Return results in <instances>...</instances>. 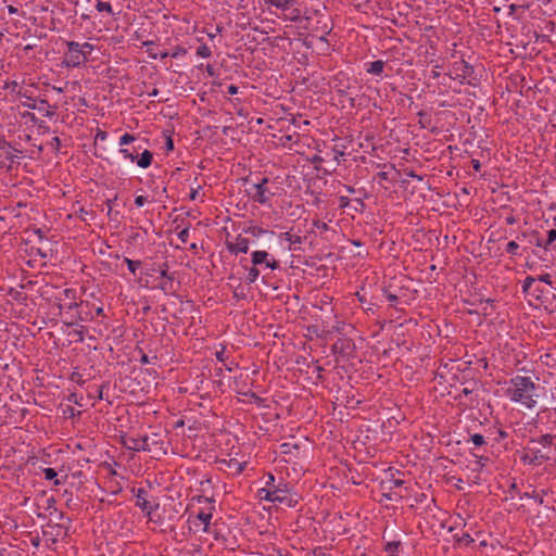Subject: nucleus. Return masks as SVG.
I'll return each instance as SVG.
<instances>
[{
  "instance_id": "obj_5",
  "label": "nucleus",
  "mask_w": 556,
  "mask_h": 556,
  "mask_svg": "<svg viewBox=\"0 0 556 556\" xmlns=\"http://www.w3.org/2000/svg\"><path fill=\"white\" fill-rule=\"evenodd\" d=\"M67 51L64 53L63 64L67 67H78L88 61V58L81 53L80 43L77 41H66Z\"/></svg>"
},
{
  "instance_id": "obj_28",
  "label": "nucleus",
  "mask_w": 556,
  "mask_h": 556,
  "mask_svg": "<svg viewBox=\"0 0 556 556\" xmlns=\"http://www.w3.org/2000/svg\"><path fill=\"white\" fill-rule=\"evenodd\" d=\"M119 152L124 155L125 159H128L131 162H134L138 157V149H136V148L121 149Z\"/></svg>"
},
{
  "instance_id": "obj_18",
  "label": "nucleus",
  "mask_w": 556,
  "mask_h": 556,
  "mask_svg": "<svg viewBox=\"0 0 556 556\" xmlns=\"http://www.w3.org/2000/svg\"><path fill=\"white\" fill-rule=\"evenodd\" d=\"M404 484V481L401 479H391L387 482L382 483V488L389 490V493L383 494L388 500H393V495H396L393 493V489L400 488Z\"/></svg>"
},
{
  "instance_id": "obj_14",
  "label": "nucleus",
  "mask_w": 556,
  "mask_h": 556,
  "mask_svg": "<svg viewBox=\"0 0 556 556\" xmlns=\"http://www.w3.org/2000/svg\"><path fill=\"white\" fill-rule=\"evenodd\" d=\"M67 527H65L61 521L56 523H52L49 521L47 525L42 527L43 536L50 539L53 543H55L62 534H66Z\"/></svg>"
},
{
  "instance_id": "obj_45",
  "label": "nucleus",
  "mask_w": 556,
  "mask_h": 556,
  "mask_svg": "<svg viewBox=\"0 0 556 556\" xmlns=\"http://www.w3.org/2000/svg\"><path fill=\"white\" fill-rule=\"evenodd\" d=\"M164 137H165V150L167 153L172 152L174 150L173 138H172L170 134H168V132H164Z\"/></svg>"
},
{
  "instance_id": "obj_13",
  "label": "nucleus",
  "mask_w": 556,
  "mask_h": 556,
  "mask_svg": "<svg viewBox=\"0 0 556 556\" xmlns=\"http://www.w3.org/2000/svg\"><path fill=\"white\" fill-rule=\"evenodd\" d=\"M27 108L37 111L43 117H53L56 113V105H51L45 99L33 100L27 104Z\"/></svg>"
},
{
  "instance_id": "obj_64",
  "label": "nucleus",
  "mask_w": 556,
  "mask_h": 556,
  "mask_svg": "<svg viewBox=\"0 0 556 556\" xmlns=\"http://www.w3.org/2000/svg\"><path fill=\"white\" fill-rule=\"evenodd\" d=\"M146 202H147V198H146V197H143V195H137V197L135 198V204H136L137 206H143Z\"/></svg>"
},
{
  "instance_id": "obj_57",
  "label": "nucleus",
  "mask_w": 556,
  "mask_h": 556,
  "mask_svg": "<svg viewBox=\"0 0 556 556\" xmlns=\"http://www.w3.org/2000/svg\"><path fill=\"white\" fill-rule=\"evenodd\" d=\"M117 200V195L113 199H109L105 201V205L108 207V215L111 216L113 214V203Z\"/></svg>"
},
{
  "instance_id": "obj_50",
  "label": "nucleus",
  "mask_w": 556,
  "mask_h": 556,
  "mask_svg": "<svg viewBox=\"0 0 556 556\" xmlns=\"http://www.w3.org/2000/svg\"><path fill=\"white\" fill-rule=\"evenodd\" d=\"M49 146L52 148L54 152H59L61 147V140L58 136H54L50 141Z\"/></svg>"
},
{
  "instance_id": "obj_12",
  "label": "nucleus",
  "mask_w": 556,
  "mask_h": 556,
  "mask_svg": "<svg viewBox=\"0 0 556 556\" xmlns=\"http://www.w3.org/2000/svg\"><path fill=\"white\" fill-rule=\"evenodd\" d=\"M355 349V344L351 339L340 338L331 345V352L334 355L350 357Z\"/></svg>"
},
{
  "instance_id": "obj_47",
  "label": "nucleus",
  "mask_w": 556,
  "mask_h": 556,
  "mask_svg": "<svg viewBox=\"0 0 556 556\" xmlns=\"http://www.w3.org/2000/svg\"><path fill=\"white\" fill-rule=\"evenodd\" d=\"M93 49H94V46L90 42L80 43V50L85 56L90 54L93 51Z\"/></svg>"
},
{
  "instance_id": "obj_16",
  "label": "nucleus",
  "mask_w": 556,
  "mask_h": 556,
  "mask_svg": "<svg viewBox=\"0 0 556 556\" xmlns=\"http://www.w3.org/2000/svg\"><path fill=\"white\" fill-rule=\"evenodd\" d=\"M249 239L239 235L235 242L226 240V248L232 254L247 253L249 251Z\"/></svg>"
},
{
  "instance_id": "obj_35",
  "label": "nucleus",
  "mask_w": 556,
  "mask_h": 556,
  "mask_svg": "<svg viewBox=\"0 0 556 556\" xmlns=\"http://www.w3.org/2000/svg\"><path fill=\"white\" fill-rule=\"evenodd\" d=\"M197 55H199L201 58H204V59L211 58L212 56V50H211V48L207 45L203 43L200 47H198Z\"/></svg>"
},
{
  "instance_id": "obj_31",
  "label": "nucleus",
  "mask_w": 556,
  "mask_h": 556,
  "mask_svg": "<svg viewBox=\"0 0 556 556\" xmlns=\"http://www.w3.org/2000/svg\"><path fill=\"white\" fill-rule=\"evenodd\" d=\"M76 216L83 220V222H87L89 218H93L94 217V212L93 211H87L85 210L84 207H80L77 212H76Z\"/></svg>"
},
{
  "instance_id": "obj_39",
  "label": "nucleus",
  "mask_w": 556,
  "mask_h": 556,
  "mask_svg": "<svg viewBox=\"0 0 556 556\" xmlns=\"http://www.w3.org/2000/svg\"><path fill=\"white\" fill-rule=\"evenodd\" d=\"M556 240V229H551L547 231V238L544 242V249L548 250L549 245Z\"/></svg>"
},
{
  "instance_id": "obj_49",
  "label": "nucleus",
  "mask_w": 556,
  "mask_h": 556,
  "mask_svg": "<svg viewBox=\"0 0 556 556\" xmlns=\"http://www.w3.org/2000/svg\"><path fill=\"white\" fill-rule=\"evenodd\" d=\"M457 542L463 543L466 546H468L471 543H473V539L471 538V535L469 533L466 532V533H463V535L457 539Z\"/></svg>"
},
{
  "instance_id": "obj_42",
  "label": "nucleus",
  "mask_w": 556,
  "mask_h": 556,
  "mask_svg": "<svg viewBox=\"0 0 556 556\" xmlns=\"http://www.w3.org/2000/svg\"><path fill=\"white\" fill-rule=\"evenodd\" d=\"M519 244L516 241H509L506 245V252L511 255H518Z\"/></svg>"
},
{
  "instance_id": "obj_4",
  "label": "nucleus",
  "mask_w": 556,
  "mask_h": 556,
  "mask_svg": "<svg viewBox=\"0 0 556 556\" xmlns=\"http://www.w3.org/2000/svg\"><path fill=\"white\" fill-rule=\"evenodd\" d=\"M121 443L127 450L140 452V451H149L151 452L153 446H157L159 444H163V441L157 433H152L151 435H122Z\"/></svg>"
},
{
  "instance_id": "obj_1",
  "label": "nucleus",
  "mask_w": 556,
  "mask_h": 556,
  "mask_svg": "<svg viewBox=\"0 0 556 556\" xmlns=\"http://www.w3.org/2000/svg\"><path fill=\"white\" fill-rule=\"evenodd\" d=\"M508 383L509 387L505 393L511 402L519 403L528 409L535 407L538 403V395L535 394L538 386L530 377L517 375L510 378Z\"/></svg>"
},
{
  "instance_id": "obj_63",
  "label": "nucleus",
  "mask_w": 556,
  "mask_h": 556,
  "mask_svg": "<svg viewBox=\"0 0 556 556\" xmlns=\"http://www.w3.org/2000/svg\"><path fill=\"white\" fill-rule=\"evenodd\" d=\"M532 236L535 237V245L539 248H544V242L540 237L536 230L532 231Z\"/></svg>"
},
{
  "instance_id": "obj_9",
  "label": "nucleus",
  "mask_w": 556,
  "mask_h": 556,
  "mask_svg": "<svg viewBox=\"0 0 556 556\" xmlns=\"http://www.w3.org/2000/svg\"><path fill=\"white\" fill-rule=\"evenodd\" d=\"M454 71L458 78L467 80V84L471 86H477L478 79L475 76V68L465 60L454 63Z\"/></svg>"
},
{
  "instance_id": "obj_32",
  "label": "nucleus",
  "mask_w": 556,
  "mask_h": 556,
  "mask_svg": "<svg viewBox=\"0 0 556 556\" xmlns=\"http://www.w3.org/2000/svg\"><path fill=\"white\" fill-rule=\"evenodd\" d=\"M43 475L47 480H54V485H59L61 483V481L56 479L58 473L54 468H45Z\"/></svg>"
},
{
  "instance_id": "obj_29",
  "label": "nucleus",
  "mask_w": 556,
  "mask_h": 556,
  "mask_svg": "<svg viewBox=\"0 0 556 556\" xmlns=\"http://www.w3.org/2000/svg\"><path fill=\"white\" fill-rule=\"evenodd\" d=\"M274 493L269 491V488L265 485V488H262L258 490V496L262 501H267L274 503Z\"/></svg>"
},
{
  "instance_id": "obj_19",
  "label": "nucleus",
  "mask_w": 556,
  "mask_h": 556,
  "mask_svg": "<svg viewBox=\"0 0 556 556\" xmlns=\"http://www.w3.org/2000/svg\"><path fill=\"white\" fill-rule=\"evenodd\" d=\"M350 89V86L346 85V86H341L340 88H337V93L339 94L340 98H342L341 102H348L349 105L351 108H355L356 104H355V98L354 97H351L348 92V90Z\"/></svg>"
},
{
  "instance_id": "obj_2",
  "label": "nucleus",
  "mask_w": 556,
  "mask_h": 556,
  "mask_svg": "<svg viewBox=\"0 0 556 556\" xmlns=\"http://www.w3.org/2000/svg\"><path fill=\"white\" fill-rule=\"evenodd\" d=\"M554 435L547 433L539 439H530L523 447L520 460L531 466H541L552 459Z\"/></svg>"
},
{
  "instance_id": "obj_27",
  "label": "nucleus",
  "mask_w": 556,
  "mask_h": 556,
  "mask_svg": "<svg viewBox=\"0 0 556 556\" xmlns=\"http://www.w3.org/2000/svg\"><path fill=\"white\" fill-rule=\"evenodd\" d=\"M260 275H261V268L252 265V267L249 269V271L245 276V282L249 285L255 282L257 280V278L260 277Z\"/></svg>"
},
{
  "instance_id": "obj_8",
  "label": "nucleus",
  "mask_w": 556,
  "mask_h": 556,
  "mask_svg": "<svg viewBox=\"0 0 556 556\" xmlns=\"http://www.w3.org/2000/svg\"><path fill=\"white\" fill-rule=\"evenodd\" d=\"M269 182L267 177L262 178V180L257 184L253 185L254 192L250 193L251 199L260 204H268L270 198L274 195L273 192L268 190L266 185Z\"/></svg>"
},
{
  "instance_id": "obj_25",
  "label": "nucleus",
  "mask_w": 556,
  "mask_h": 556,
  "mask_svg": "<svg viewBox=\"0 0 556 556\" xmlns=\"http://www.w3.org/2000/svg\"><path fill=\"white\" fill-rule=\"evenodd\" d=\"M386 63L382 60H377L369 63L367 73L372 75H380L383 72Z\"/></svg>"
},
{
  "instance_id": "obj_21",
  "label": "nucleus",
  "mask_w": 556,
  "mask_h": 556,
  "mask_svg": "<svg viewBox=\"0 0 556 556\" xmlns=\"http://www.w3.org/2000/svg\"><path fill=\"white\" fill-rule=\"evenodd\" d=\"M194 518L200 520L204 525V527H203L204 532H206V533L212 532V528H211L212 513L199 511L194 516Z\"/></svg>"
},
{
  "instance_id": "obj_58",
  "label": "nucleus",
  "mask_w": 556,
  "mask_h": 556,
  "mask_svg": "<svg viewBox=\"0 0 556 556\" xmlns=\"http://www.w3.org/2000/svg\"><path fill=\"white\" fill-rule=\"evenodd\" d=\"M401 542L400 541H393V542H389L386 546V551L388 552H394L399 548Z\"/></svg>"
},
{
  "instance_id": "obj_38",
  "label": "nucleus",
  "mask_w": 556,
  "mask_h": 556,
  "mask_svg": "<svg viewBox=\"0 0 556 556\" xmlns=\"http://www.w3.org/2000/svg\"><path fill=\"white\" fill-rule=\"evenodd\" d=\"M286 241H289L291 244L301 243L302 238L300 236H293L290 232H282L280 235Z\"/></svg>"
},
{
  "instance_id": "obj_17",
  "label": "nucleus",
  "mask_w": 556,
  "mask_h": 556,
  "mask_svg": "<svg viewBox=\"0 0 556 556\" xmlns=\"http://www.w3.org/2000/svg\"><path fill=\"white\" fill-rule=\"evenodd\" d=\"M76 308H78L77 317L80 321H89L93 319L89 302L81 301L80 303H78V306Z\"/></svg>"
},
{
  "instance_id": "obj_41",
  "label": "nucleus",
  "mask_w": 556,
  "mask_h": 556,
  "mask_svg": "<svg viewBox=\"0 0 556 556\" xmlns=\"http://www.w3.org/2000/svg\"><path fill=\"white\" fill-rule=\"evenodd\" d=\"M534 282H535L534 277H532V276L526 277V279L523 280V283H522V292L528 293Z\"/></svg>"
},
{
  "instance_id": "obj_23",
  "label": "nucleus",
  "mask_w": 556,
  "mask_h": 556,
  "mask_svg": "<svg viewBox=\"0 0 556 556\" xmlns=\"http://www.w3.org/2000/svg\"><path fill=\"white\" fill-rule=\"evenodd\" d=\"M244 233L251 235L252 237H261L263 235H274V231L264 229L260 226H250L247 229L243 230Z\"/></svg>"
},
{
  "instance_id": "obj_33",
  "label": "nucleus",
  "mask_w": 556,
  "mask_h": 556,
  "mask_svg": "<svg viewBox=\"0 0 556 556\" xmlns=\"http://www.w3.org/2000/svg\"><path fill=\"white\" fill-rule=\"evenodd\" d=\"M285 18L290 22H299L301 20V11L292 7L289 13L285 15Z\"/></svg>"
},
{
  "instance_id": "obj_7",
  "label": "nucleus",
  "mask_w": 556,
  "mask_h": 556,
  "mask_svg": "<svg viewBox=\"0 0 556 556\" xmlns=\"http://www.w3.org/2000/svg\"><path fill=\"white\" fill-rule=\"evenodd\" d=\"M160 275L163 280L160 282L159 288L165 294H175L179 288V282H175V274L168 271L167 263L160 267Z\"/></svg>"
},
{
  "instance_id": "obj_44",
  "label": "nucleus",
  "mask_w": 556,
  "mask_h": 556,
  "mask_svg": "<svg viewBox=\"0 0 556 556\" xmlns=\"http://www.w3.org/2000/svg\"><path fill=\"white\" fill-rule=\"evenodd\" d=\"M470 441L476 445V446H481L485 443V440H484V437L480 433H475L470 437Z\"/></svg>"
},
{
  "instance_id": "obj_53",
  "label": "nucleus",
  "mask_w": 556,
  "mask_h": 556,
  "mask_svg": "<svg viewBox=\"0 0 556 556\" xmlns=\"http://www.w3.org/2000/svg\"><path fill=\"white\" fill-rule=\"evenodd\" d=\"M63 414L65 417L74 418L76 415H80V412H76L72 406H66L63 409Z\"/></svg>"
},
{
  "instance_id": "obj_6",
  "label": "nucleus",
  "mask_w": 556,
  "mask_h": 556,
  "mask_svg": "<svg viewBox=\"0 0 556 556\" xmlns=\"http://www.w3.org/2000/svg\"><path fill=\"white\" fill-rule=\"evenodd\" d=\"M251 263L258 268H269L271 270L280 268V263L266 251H254L251 254Z\"/></svg>"
},
{
  "instance_id": "obj_55",
  "label": "nucleus",
  "mask_w": 556,
  "mask_h": 556,
  "mask_svg": "<svg viewBox=\"0 0 556 556\" xmlns=\"http://www.w3.org/2000/svg\"><path fill=\"white\" fill-rule=\"evenodd\" d=\"M70 379H71V381L76 382L78 384H84L85 383V380L83 379V376L79 372H76V371H74L71 375Z\"/></svg>"
},
{
  "instance_id": "obj_54",
  "label": "nucleus",
  "mask_w": 556,
  "mask_h": 556,
  "mask_svg": "<svg viewBox=\"0 0 556 556\" xmlns=\"http://www.w3.org/2000/svg\"><path fill=\"white\" fill-rule=\"evenodd\" d=\"M178 238L182 243H186L189 238V228L186 227L181 231L178 232Z\"/></svg>"
},
{
  "instance_id": "obj_10",
  "label": "nucleus",
  "mask_w": 556,
  "mask_h": 556,
  "mask_svg": "<svg viewBox=\"0 0 556 556\" xmlns=\"http://www.w3.org/2000/svg\"><path fill=\"white\" fill-rule=\"evenodd\" d=\"M76 290L72 288L64 289L60 295L55 296V300L58 301V307L60 311L67 309L71 311L73 308H76L78 306V303L76 302Z\"/></svg>"
},
{
  "instance_id": "obj_30",
  "label": "nucleus",
  "mask_w": 556,
  "mask_h": 556,
  "mask_svg": "<svg viewBox=\"0 0 556 556\" xmlns=\"http://www.w3.org/2000/svg\"><path fill=\"white\" fill-rule=\"evenodd\" d=\"M96 9L97 11L99 12H106L108 14L110 15H113L114 12H113V9H112V5L110 2H104V1H98L97 4H96Z\"/></svg>"
},
{
  "instance_id": "obj_46",
  "label": "nucleus",
  "mask_w": 556,
  "mask_h": 556,
  "mask_svg": "<svg viewBox=\"0 0 556 556\" xmlns=\"http://www.w3.org/2000/svg\"><path fill=\"white\" fill-rule=\"evenodd\" d=\"M281 142L283 146L286 144H292V143H296L299 141V138L295 137L294 135H285L280 138Z\"/></svg>"
},
{
  "instance_id": "obj_61",
  "label": "nucleus",
  "mask_w": 556,
  "mask_h": 556,
  "mask_svg": "<svg viewBox=\"0 0 556 556\" xmlns=\"http://www.w3.org/2000/svg\"><path fill=\"white\" fill-rule=\"evenodd\" d=\"M12 149V144L4 139L3 136H0V150Z\"/></svg>"
},
{
  "instance_id": "obj_26",
  "label": "nucleus",
  "mask_w": 556,
  "mask_h": 556,
  "mask_svg": "<svg viewBox=\"0 0 556 556\" xmlns=\"http://www.w3.org/2000/svg\"><path fill=\"white\" fill-rule=\"evenodd\" d=\"M475 457H477L478 460L476 462L477 467L475 469H472V471H477V475L475 476V482L478 483V480L480 479L479 472L485 466V464L489 462V457H486V456H478L476 454H475Z\"/></svg>"
},
{
  "instance_id": "obj_11",
  "label": "nucleus",
  "mask_w": 556,
  "mask_h": 556,
  "mask_svg": "<svg viewBox=\"0 0 556 556\" xmlns=\"http://www.w3.org/2000/svg\"><path fill=\"white\" fill-rule=\"evenodd\" d=\"M131 492L136 496V506H138L143 513H146L148 516L151 515V513L157 508L159 504L152 505L148 501V491L143 488H132Z\"/></svg>"
},
{
  "instance_id": "obj_36",
  "label": "nucleus",
  "mask_w": 556,
  "mask_h": 556,
  "mask_svg": "<svg viewBox=\"0 0 556 556\" xmlns=\"http://www.w3.org/2000/svg\"><path fill=\"white\" fill-rule=\"evenodd\" d=\"M125 263L132 275H136L137 269L141 266V261H134L128 257H125Z\"/></svg>"
},
{
  "instance_id": "obj_48",
  "label": "nucleus",
  "mask_w": 556,
  "mask_h": 556,
  "mask_svg": "<svg viewBox=\"0 0 556 556\" xmlns=\"http://www.w3.org/2000/svg\"><path fill=\"white\" fill-rule=\"evenodd\" d=\"M313 227L320 230V231H328L329 230V226L327 225V223L325 222H321L319 219H314L313 220Z\"/></svg>"
},
{
  "instance_id": "obj_3",
  "label": "nucleus",
  "mask_w": 556,
  "mask_h": 556,
  "mask_svg": "<svg viewBox=\"0 0 556 556\" xmlns=\"http://www.w3.org/2000/svg\"><path fill=\"white\" fill-rule=\"evenodd\" d=\"M265 485L269 488V491L274 493V503L286 507H295L299 504V495L289 488V484L283 480H280L277 484L275 483V476L270 472L265 475Z\"/></svg>"
},
{
  "instance_id": "obj_52",
  "label": "nucleus",
  "mask_w": 556,
  "mask_h": 556,
  "mask_svg": "<svg viewBox=\"0 0 556 556\" xmlns=\"http://www.w3.org/2000/svg\"><path fill=\"white\" fill-rule=\"evenodd\" d=\"M185 54H187V49L181 47V46H177V47H175V49L170 53V56L172 58H178V56L185 55Z\"/></svg>"
},
{
  "instance_id": "obj_40",
  "label": "nucleus",
  "mask_w": 556,
  "mask_h": 556,
  "mask_svg": "<svg viewBox=\"0 0 556 556\" xmlns=\"http://www.w3.org/2000/svg\"><path fill=\"white\" fill-rule=\"evenodd\" d=\"M309 162L314 165V168L316 170H321V163L324 162V157H321L320 155H313L311 159H309Z\"/></svg>"
},
{
  "instance_id": "obj_20",
  "label": "nucleus",
  "mask_w": 556,
  "mask_h": 556,
  "mask_svg": "<svg viewBox=\"0 0 556 556\" xmlns=\"http://www.w3.org/2000/svg\"><path fill=\"white\" fill-rule=\"evenodd\" d=\"M55 503H56V501L54 500V497H49L46 501L45 509L48 510L50 513V515L55 514L56 515L55 520L62 521L64 519V514L62 511L58 510V508L55 507Z\"/></svg>"
},
{
  "instance_id": "obj_43",
  "label": "nucleus",
  "mask_w": 556,
  "mask_h": 556,
  "mask_svg": "<svg viewBox=\"0 0 556 556\" xmlns=\"http://www.w3.org/2000/svg\"><path fill=\"white\" fill-rule=\"evenodd\" d=\"M383 294L386 295L388 301L391 303V306H395L396 305V302L399 301L397 295H395L392 292H390V290L388 288H383Z\"/></svg>"
},
{
  "instance_id": "obj_34",
  "label": "nucleus",
  "mask_w": 556,
  "mask_h": 556,
  "mask_svg": "<svg viewBox=\"0 0 556 556\" xmlns=\"http://www.w3.org/2000/svg\"><path fill=\"white\" fill-rule=\"evenodd\" d=\"M419 124L422 128H427L431 124V116L425 111L418 112Z\"/></svg>"
},
{
  "instance_id": "obj_24",
  "label": "nucleus",
  "mask_w": 556,
  "mask_h": 556,
  "mask_svg": "<svg viewBox=\"0 0 556 556\" xmlns=\"http://www.w3.org/2000/svg\"><path fill=\"white\" fill-rule=\"evenodd\" d=\"M295 4V0H269V5L282 11L290 10Z\"/></svg>"
},
{
  "instance_id": "obj_56",
  "label": "nucleus",
  "mask_w": 556,
  "mask_h": 556,
  "mask_svg": "<svg viewBox=\"0 0 556 556\" xmlns=\"http://www.w3.org/2000/svg\"><path fill=\"white\" fill-rule=\"evenodd\" d=\"M404 174L408 177L416 178L419 181L424 180V177L416 174L413 169L405 168Z\"/></svg>"
},
{
  "instance_id": "obj_62",
  "label": "nucleus",
  "mask_w": 556,
  "mask_h": 556,
  "mask_svg": "<svg viewBox=\"0 0 556 556\" xmlns=\"http://www.w3.org/2000/svg\"><path fill=\"white\" fill-rule=\"evenodd\" d=\"M351 200L348 197H340L339 199V206L340 208H345L349 206Z\"/></svg>"
},
{
  "instance_id": "obj_22",
  "label": "nucleus",
  "mask_w": 556,
  "mask_h": 556,
  "mask_svg": "<svg viewBox=\"0 0 556 556\" xmlns=\"http://www.w3.org/2000/svg\"><path fill=\"white\" fill-rule=\"evenodd\" d=\"M136 160L139 167L147 168L152 163L153 154L149 150H144Z\"/></svg>"
},
{
  "instance_id": "obj_15",
  "label": "nucleus",
  "mask_w": 556,
  "mask_h": 556,
  "mask_svg": "<svg viewBox=\"0 0 556 556\" xmlns=\"http://www.w3.org/2000/svg\"><path fill=\"white\" fill-rule=\"evenodd\" d=\"M18 155L14 154L11 149L0 150V170L11 173L14 168V164L18 163Z\"/></svg>"
},
{
  "instance_id": "obj_60",
  "label": "nucleus",
  "mask_w": 556,
  "mask_h": 556,
  "mask_svg": "<svg viewBox=\"0 0 556 556\" xmlns=\"http://www.w3.org/2000/svg\"><path fill=\"white\" fill-rule=\"evenodd\" d=\"M333 152H334V160L337 162V164H339L341 162V157L344 156V151L342 150H339L337 147L333 148Z\"/></svg>"
},
{
  "instance_id": "obj_59",
  "label": "nucleus",
  "mask_w": 556,
  "mask_h": 556,
  "mask_svg": "<svg viewBox=\"0 0 556 556\" xmlns=\"http://www.w3.org/2000/svg\"><path fill=\"white\" fill-rule=\"evenodd\" d=\"M538 280L545 282L546 285H549L552 287L554 283L552 280V276L549 274H544V275L539 276Z\"/></svg>"
},
{
  "instance_id": "obj_51",
  "label": "nucleus",
  "mask_w": 556,
  "mask_h": 556,
  "mask_svg": "<svg viewBox=\"0 0 556 556\" xmlns=\"http://www.w3.org/2000/svg\"><path fill=\"white\" fill-rule=\"evenodd\" d=\"M132 141H135V136H132L130 134H124L119 139V144L126 146V144L131 143Z\"/></svg>"
},
{
  "instance_id": "obj_37",
  "label": "nucleus",
  "mask_w": 556,
  "mask_h": 556,
  "mask_svg": "<svg viewBox=\"0 0 556 556\" xmlns=\"http://www.w3.org/2000/svg\"><path fill=\"white\" fill-rule=\"evenodd\" d=\"M9 294L17 302H24L27 295L22 290L11 289Z\"/></svg>"
}]
</instances>
